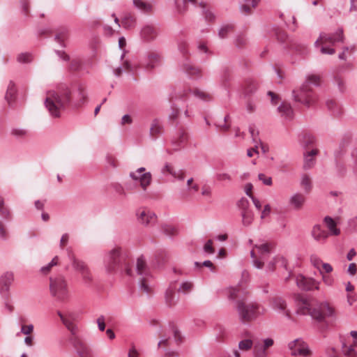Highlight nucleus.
I'll return each mask as SVG.
<instances>
[{"label": "nucleus", "mask_w": 357, "mask_h": 357, "mask_svg": "<svg viewBox=\"0 0 357 357\" xmlns=\"http://www.w3.org/2000/svg\"><path fill=\"white\" fill-rule=\"evenodd\" d=\"M234 26L232 24H224L218 30V36L220 38H225L234 31Z\"/></svg>", "instance_id": "nucleus-37"}, {"label": "nucleus", "mask_w": 357, "mask_h": 357, "mask_svg": "<svg viewBox=\"0 0 357 357\" xmlns=\"http://www.w3.org/2000/svg\"><path fill=\"white\" fill-rule=\"evenodd\" d=\"M144 167H139L135 172H130L129 176L135 181H139L140 187L146 191L152 181V175L151 172H145Z\"/></svg>", "instance_id": "nucleus-11"}, {"label": "nucleus", "mask_w": 357, "mask_h": 357, "mask_svg": "<svg viewBox=\"0 0 357 357\" xmlns=\"http://www.w3.org/2000/svg\"><path fill=\"white\" fill-rule=\"evenodd\" d=\"M296 283L299 289L303 291H313L319 289L320 282L312 278H307L303 275H298L296 278Z\"/></svg>", "instance_id": "nucleus-13"}, {"label": "nucleus", "mask_w": 357, "mask_h": 357, "mask_svg": "<svg viewBox=\"0 0 357 357\" xmlns=\"http://www.w3.org/2000/svg\"><path fill=\"white\" fill-rule=\"evenodd\" d=\"M86 98L87 93L83 84H79L73 92L66 84H61L47 92L45 105L52 117L59 118L67 108L81 106Z\"/></svg>", "instance_id": "nucleus-1"}, {"label": "nucleus", "mask_w": 357, "mask_h": 357, "mask_svg": "<svg viewBox=\"0 0 357 357\" xmlns=\"http://www.w3.org/2000/svg\"><path fill=\"white\" fill-rule=\"evenodd\" d=\"M199 6L202 8V15L207 22H213L215 19V16L213 12L206 9V3L203 1L199 3Z\"/></svg>", "instance_id": "nucleus-39"}, {"label": "nucleus", "mask_w": 357, "mask_h": 357, "mask_svg": "<svg viewBox=\"0 0 357 357\" xmlns=\"http://www.w3.org/2000/svg\"><path fill=\"white\" fill-rule=\"evenodd\" d=\"M59 257L58 256H55L52 260L50 262H49L47 265L44 266H42L40 268V272L44 274V275H47V273H49L51 271V269L52 268L53 266H56L59 263Z\"/></svg>", "instance_id": "nucleus-46"}, {"label": "nucleus", "mask_w": 357, "mask_h": 357, "mask_svg": "<svg viewBox=\"0 0 357 357\" xmlns=\"http://www.w3.org/2000/svg\"><path fill=\"white\" fill-rule=\"evenodd\" d=\"M68 36V32L67 29L62 28L55 35V40L59 43L62 47H64V41L67 39Z\"/></svg>", "instance_id": "nucleus-41"}, {"label": "nucleus", "mask_w": 357, "mask_h": 357, "mask_svg": "<svg viewBox=\"0 0 357 357\" xmlns=\"http://www.w3.org/2000/svg\"><path fill=\"white\" fill-rule=\"evenodd\" d=\"M179 52L183 56V61L181 63L182 70L191 79H197L202 77L201 71L199 68L195 67L185 56L188 54V43L184 40H181L178 43Z\"/></svg>", "instance_id": "nucleus-9"}, {"label": "nucleus", "mask_w": 357, "mask_h": 357, "mask_svg": "<svg viewBox=\"0 0 357 357\" xmlns=\"http://www.w3.org/2000/svg\"><path fill=\"white\" fill-rule=\"evenodd\" d=\"M327 44H322V46L320 48V52L324 54H329L332 55L335 53V50L333 47H328L326 46Z\"/></svg>", "instance_id": "nucleus-62"}, {"label": "nucleus", "mask_w": 357, "mask_h": 357, "mask_svg": "<svg viewBox=\"0 0 357 357\" xmlns=\"http://www.w3.org/2000/svg\"><path fill=\"white\" fill-rule=\"evenodd\" d=\"M334 82L337 84L339 90L342 92L344 90V81L341 75L339 74L335 75L334 77Z\"/></svg>", "instance_id": "nucleus-57"}, {"label": "nucleus", "mask_w": 357, "mask_h": 357, "mask_svg": "<svg viewBox=\"0 0 357 357\" xmlns=\"http://www.w3.org/2000/svg\"><path fill=\"white\" fill-rule=\"evenodd\" d=\"M324 222L328 229L329 236H338L340 234V229L337 228V223L331 217L326 216Z\"/></svg>", "instance_id": "nucleus-31"}, {"label": "nucleus", "mask_w": 357, "mask_h": 357, "mask_svg": "<svg viewBox=\"0 0 357 357\" xmlns=\"http://www.w3.org/2000/svg\"><path fill=\"white\" fill-rule=\"evenodd\" d=\"M292 48L299 54L305 55L308 53V46L305 43H294Z\"/></svg>", "instance_id": "nucleus-44"}, {"label": "nucleus", "mask_w": 357, "mask_h": 357, "mask_svg": "<svg viewBox=\"0 0 357 357\" xmlns=\"http://www.w3.org/2000/svg\"><path fill=\"white\" fill-rule=\"evenodd\" d=\"M192 94L195 98L204 101L208 102L212 100V96L208 93L204 91L199 89H190L178 90V98L181 99L183 103L186 104L185 109L184 110V116L185 118H190L193 115L192 104L190 100V94Z\"/></svg>", "instance_id": "nucleus-6"}, {"label": "nucleus", "mask_w": 357, "mask_h": 357, "mask_svg": "<svg viewBox=\"0 0 357 357\" xmlns=\"http://www.w3.org/2000/svg\"><path fill=\"white\" fill-rule=\"evenodd\" d=\"M288 348L293 356H301L303 357L309 356L311 351L307 344L301 338L291 341L288 344Z\"/></svg>", "instance_id": "nucleus-12"}, {"label": "nucleus", "mask_w": 357, "mask_h": 357, "mask_svg": "<svg viewBox=\"0 0 357 357\" xmlns=\"http://www.w3.org/2000/svg\"><path fill=\"white\" fill-rule=\"evenodd\" d=\"M253 346V342L250 339L243 340L238 343V349L242 351H248Z\"/></svg>", "instance_id": "nucleus-53"}, {"label": "nucleus", "mask_w": 357, "mask_h": 357, "mask_svg": "<svg viewBox=\"0 0 357 357\" xmlns=\"http://www.w3.org/2000/svg\"><path fill=\"white\" fill-rule=\"evenodd\" d=\"M136 271L139 276V289L146 293L147 295L151 293V279L152 278L151 273L148 268L146 259L143 255L139 257L136 263Z\"/></svg>", "instance_id": "nucleus-8"}, {"label": "nucleus", "mask_w": 357, "mask_h": 357, "mask_svg": "<svg viewBox=\"0 0 357 357\" xmlns=\"http://www.w3.org/2000/svg\"><path fill=\"white\" fill-rule=\"evenodd\" d=\"M249 201L245 197L241 198L237 203L238 207L241 212L249 211Z\"/></svg>", "instance_id": "nucleus-56"}, {"label": "nucleus", "mask_w": 357, "mask_h": 357, "mask_svg": "<svg viewBox=\"0 0 357 357\" xmlns=\"http://www.w3.org/2000/svg\"><path fill=\"white\" fill-rule=\"evenodd\" d=\"M255 248H256L258 250L261 258H264L271 252V244L267 243H262L260 245H255Z\"/></svg>", "instance_id": "nucleus-42"}, {"label": "nucleus", "mask_w": 357, "mask_h": 357, "mask_svg": "<svg viewBox=\"0 0 357 357\" xmlns=\"http://www.w3.org/2000/svg\"><path fill=\"white\" fill-rule=\"evenodd\" d=\"M247 43V39L244 35L237 36L235 40V45L237 47L241 48Z\"/></svg>", "instance_id": "nucleus-59"}, {"label": "nucleus", "mask_w": 357, "mask_h": 357, "mask_svg": "<svg viewBox=\"0 0 357 357\" xmlns=\"http://www.w3.org/2000/svg\"><path fill=\"white\" fill-rule=\"evenodd\" d=\"M312 236L313 238L319 242L324 243L328 238L329 234L321 225H316L312 229Z\"/></svg>", "instance_id": "nucleus-24"}, {"label": "nucleus", "mask_w": 357, "mask_h": 357, "mask_svg": "<svg viewBox=\"0 0 357 357\" xmlns=\"http://www.w3.org/2000/svg\"><path fill=\"white\" fill-rule=\"evenodd\" d=\"M0 216L8 221L12 220V215L9 208L5 206L4 199L0 196Z\"/></svg>", "instance_id": "nucleus-35"}, {"label": "nucleus", "mask_w": 357, "mask_h": 357, "mask_svg": "<svg viewBox=\"0 0 357 357\" xmlns=\"http://www.w3.org/2000/svg\"><path fill=\"white\" fill-rule=\"evenodd\" d=\"M312 85L315 86L319 85V77L318 75H308L301 88L293 91L294 100L304 105L307 107L314 105L318 98Z\"/></svg>", "instance_id": "nucleus-5"}, {"label": "nucleus", "mask_w": 357, "mask_h": 357, "mask_svg": "<svg viewBox=\"0 0 357 357\" xmlns=\"http://www.w3.org/2000/svg\"><path fill=\"white\" fill-rule=\"evenodd\" d=\"M57 314L67 329L73 335H75L77 331V328L73 323L74 315L70 313L66 316H64L60 311H57Z\"/></svg>", "instance_id": "nucleus-22"}, {"label": "nucleus", "mask_w": 357, "mask_h": 357, "mask_svg": "<svg viewBox=\"0 0 357 357\" xmlns=\"http://www.w3.org/2000/svg\"><path fill=\"white\" fill-rule=\"evenodd\" d=\"M305 202V197L301 193H295L289 198V205L295 210H299L302 208Z\"/></svg>", "instance_id": "nucleus-29"}, {"label": "nucleus", "mask_w": 357, "mask_h": 357, "mask_svg": "<svg viewBox=\"0 0 357 357\" xmlns=\"http://www.w3.org/2000/svg\"><path fill=\"white\" fill-rule=\"evenodd\" d=\"M176 171L174 168V167L169 164V162H166L164 166L161 169V173L164 176H167V174H170L171 176L175 175V172Z\"/></svg>", "instance_id": "nucleus-52"}, {"label": "nucleus", "mask_w": 357, "mask_h": 357, "mask_svg": "<svg viewBox=\"0 0 357 357\" xmlns=\"http://www.w3.org/2000/svg\"><path fill=\"white\" fill-rule=\"evenodd\" d=\"M242 222L244 226H249L253 220V214L251 211L241 212Z\"/></svg>", "instance_id": "nucleus-50"}, {"label": "nucleus", "mask_w": 357, "mask_h": 357, "mask_svg": "<svg viewBox=\"0 0 357 357\" xmlns=\"http://www.w3.org/2000/svg\"><path fill=\"white\" fill-rule=\"evenodd\" d=\"M259 179L266 185H272V178L270 176H266L264 174H259L258 175Z\"/></svg>", "instance_id": "nucleus-63"}, {"label": "nucleus", "mask_w": 357, "mask_h": 357, "mask_svg": "<svg viewBox=\"0 0 357 357\" xmlns=\"http://www.w3.org/2000/svg\"><path fill=\"white\" fill-rule=\"evenodd\" d=\"M14 280V274L12 271H7L0 277V293H7Z\"/></svg>", "instance_id": "nucleus-20"}, {"label": "nucleus", "mask_w": 357, "mask_h": 357, "mask_svg": "<svg viewBox=\"0 0 357 357\" xmlns=\"http://www.w3.org/2000/svg\"><path fill=\"white\" fill-rule=\"evenodd\" d=\"M81 276L85 285L89 286L92 283L93 278L89 268L82 273Z\"/></svg>", "instance_id": "nucleus-54"}, {"label": "nucleus", "mask_w": 357, "mask_h": 357, "mask_svg": "<svg viewBox=\"0 0 357 357\" xmlns=\"http://www.w3.org/2000/svg\"><path fill=\"white\" fill-rule=\"evenodd\" d=\"M123 71H132L131 65L128 61L124 62L122 66H119L114 69V74L115 76L119 77Z\"/></svg>", "instance_id": "nucleus-48"}, {"label": "nucleus", "mask_w": 357, "mask_h": 357, "mask_svg": "<svg viewBox=\"0 0 357 357\" xmlns=\"http://www.w3.org/2000/svg\"><path fill=\"white\" fill-rule=\"evenodd\" d=\"M301 185L306 192L311 190V181L308 176L303 175L302 176Z\"/></svg>", "instance_id": "nucleus-58"}, {"label": "nucleus", "mask_w": 357, "mask_h": 357, "mask_svg": "<svg viewBox=\"0 0 357 357\" xmlns=\"http://www.w3.org/2000/svg\"><path fill=\"white\" fill-rule=\"evenodd\" d=\"M318 153L317 149H312L309 152H307L304 155V163L303 168L305 169H309L312 168L315 164L314 156Z\"/></svg>", "instance_id": "nucleus-32"}, {"label": "nucleus", "mask_w": 357, "mask_h": 357, "mask_svg": "<svg viewBox=\"0 0 357 357\" xmlns=\"http://www.w3.org/2000/svg\"><path fill=\"white\" fill-rule=\"evenodd\" d=\"M241 291L236 288L228 289V298L236 302L239 319L243 324H248L264 313V308L256 302H247L241 297Z\"/></svg>", "instance_id": "nucleus-3"}, {"label": "nucleus", "mask_w": 357, "mask_h": 357, "mask_svg": "<svg viewBox=\"0 0 357 357\" xmlns=\"http://www.w3.org/2000/svg\"><path fill=\"white\" fill-rule=\"evenodd\" d=\"M176 98L178 100L179 102L171 105V112L169 114V119L172 121L176 120L182 114H184V110L186 108V104L183 103V102L178 98V91L176 92Z\"/></svg>", "instance_id": "nucleus-19"}, {"label": "nucleus", "mask_w": 357, "mask_h": 357, "mask_svg": "<svg viewBox=\"0 0 357 357\" xmlns=\"http://www.w3.org/2000/svg\"><path fill=\"white\" fill-rule=\"evenodd\" d=\"M17 96V89L13 81H10L7 86L5 99L10 108H14Z\"/></svg>", "instance_id": "nucleus-17"}, {"label": "nucleus", "mask_w": 357, "mask_h": 357, "mask_svg": "<svg viewBox=\"0 0 357 357\" xmlns=\"http://www.w3.org/2000/svg\"><path fill=\"white\" fill-rule=\"evenodd\" d=\"M51 296L58 302H66L69 298L68 282L63 275H58L50 278Z\"/></svg>", "instance_id": "nucleus-7"}, {"label": "nucleus", "mask_w": 357, "mask_h": 357, "mask_svg": "<svg viewBox=\"0 0 357 357\" xmlns=\"http://www.w3.org/2000/svg\"><path fill=\"white\" fill-rule=\"evenodd\" d=\"M348 144V142L343 141L340 144L339 148L334 153L335 159L336 162V167L339 172L340 174H343L345 172V168L342 164L340 162L341 157L346 152V146Z\"/></svg>", "instance_id": "nucleus-18"}, {"label": "nucleus", "mask_w": 357, "mask_h": 357, "mask_svg": "<svg viewBox=\"0 0 357 357\" xmlns=\"http://www.w3.org/2000/svg\"><path fill=\"white\" fill-rule=\"evenodd\" d=\"M8 232L6 228L5 224L0 220V238L6 241L8 239Z\"/></svg>", "instance_id": "nucleus-60"}, {"label": "nucleus", "mask_w": 357, "mask_h": 357, "mask_svg": "<svg viewBox=\"0 0 357 357\" xmlns=\"http://www.w3.org/2000/svg\"><path fill=\"white\" fill-rule=\"evenodd\" d=\"M188 139V135L184 128H180L174 136L172 144L175 149H178L185 144Z\"/></svg>", "instance_id": "nucleus-21"}, {"label": "nucleus", "mask_w": 357, "mask_h": 357, "mask_svg": "<svg viewBox=\"0 0 357 357\" xmlns=\"http://www.w3.org/2000/svg\"><path fill=\"white\" fill-rule=\"evenodd\" d=\"M253 352L255 357H267L265 348H262V345L259 343L254 345Z\"/></svg>", "instance_id": "nucleus-51"}, {"label": "nucleus", "mask_w": 357, "mask_h": 357, "mask_svg": "<svg viewBox=\"0 0 357 357\" xmlns=\"http://www.w3.org/2000/svg\"><path fill=\"white\" fill-rule=\"evenodd\" d=\"M162 132L163 126L160 120L158 119L153 120L149 130L150 137L155 140L162 133Z\"/></svg>", "instance_id": "nucleus-30"}, {"label": "nucleus", "mask_w": 357, "mask_h": 357, "mask_svg": "<svg viewBox=\"0 0 357 357\" xmlns=\"http://www.w3.org/2000/svg\"><path fill=\"white\" fill-rule=\"evenodd\" d=\"M33 60V56L31 53L23 52L20 53L17 56V61L21 63H27L31 62Z\"/></svg>", "instance_id": "nucleus-49"}, {"label": "nucleus", "mask_w": 357, "mask_h": 357, "mask_svg": "<svg viewBox=\"0 0 357 357\" xmlns=\"http://www.w3.org/2000/svg\"><path fill=\"white\" fill-rule=\"evenodd\" d=\"M162 55L157 52H148L142 59V64L146 70L153 69L161 65Z\"/></svg>", "instance_id": "nucleus-14"}, {"label": "nucleus", "mask_w": 357, "mask_h": 357, "mask_svg": "<svg viewBox=\"0 0 357 357\" xmlns=\"http://www.w3.org/2000/svg\"><path fill=\"white\" fill-rule=\"evenodd\" d=\"M342 344V352L346 357H356L357 352L356 351L354 347L356 344L348 345L345 340H341Z\"/></svg>", "instance_id": "nucleus-33"}, {"label": "nucleus", "mask_w": 357, "mask_h": 357, "mask_svg": "<svg viewBox=\"0 0 357 357\" xmlns=\"http://www.w3.org/2000/svg\"><path fill=\"white\" fill-rule=\"evenodd\" d=\"M156 219L155 214L150 211L144 210L138 213L139 222L145 226L153 225L156 221Z\"/></svg>", "instance_id": "nucleus-23"}, {"label": "nucleus", "mask_w": 357, "mask_h": 357, "mask_svg": "<svg viewBox=\"0 0 357 357\" xmlns=\"http://www.w3.org/2000/svg\"><path fill=\"white\" fill-rule=\"evenodd\" d=\"M326 107L334 116H339L342 113L340 105L334 100H328L326 102Z\"/></svg>", "instance_id": "nucleus-36"}, {"label": "nucleus", "mask_w": 357, "mask_h": 357, "mask_svg": "<svg viewBox=\"0 0 357 357\" xmlns=\"http://www.w3.org/2000/svg\"><path fill=\"white\" fill-rule=\"evenodd\" d=\"M344 40V30L339 28L333 33H326L322 32L320 33L319 38L315 41L314 46L318 47L319 43L321 44H329L334 45L336 43H343Z\"/></svg>", "instance_id": "nucleus-10"}, {"label": "nucleus", "mask_w": 357, "mask_h": 357, "mask_svg": "<svg viewBox=\"0 0 357 357\" xmlns=\"http://www.w3.org/2000/svg\"><path fill=\"white\" fill-rule=\"evenodd\" d=\"M168 259V254L165 250H159L155 254V260L158 266H161Z\"/></svg>", "instance_id": "nucleus-45"}, {"label": "nucleus", "mask_w": 357, "mask_h": 357, "mask_svg": "<svg viewBox=\"0 0 357 357\" xmlns=\"http://www.w3.org/2000/svg\"><path fill=\"white\" fill-rule=\"evenodd\" d=\"M297 313L299 314H309L312 319L325 326L329 324V320L336 318L335 308L327 301L317 302L313 307L308 300L301 297L296 301Z\"/></svg>", "instance_id": "nucleus-2"}, {"label": "nucleus", "mask_w": 357, "mask_h": 357, "mask_svg": "<svg viewBox=\"0 0 357 357\" xmlns=\"http://www.w3.org/2000/svg\"><path fill=\"white\" fill-rule=\"evenodd\" d=\"M110 187L119 196L126 197L127 193L125 188L121 183L117 182L112 183Z\"/></svg>", "instance_id": "nucleus-47"}, {"label": "nucleus", "mask_w": 357, "mask_h": 357, "mask_svg": "<svg viewBox=\"0 0 357 357\" xmlns=\"http://www.w3.org/2000/svg\"><path fill=\"white\" fill-rule=\"evenodd\" d=\"M136 25V17L135 15L127 13L121 20V26L126 29H130Z\"/></svg>", "instance_id": "nucleus-34"}, {"label": "nucleus", "mask_w": 357, "mask_h": 357, "mask_svg": "<svg viewBox=\"0 0 357 357\" xmlns=\"http://www.w3.org/2000/svg\"><path fill=\"white\" fill-rule=\"evenodd\" d=\"M71 341L73 343L75 352L79 357H93L91 349L86 343L76 337L72 338Z\"/></svg>", "instance_id": "nucleus-15"}, {"label": "nucleus", "mask_w": 357, "mask_h": 357, "mask_svg": "<svg viewBox=\"0 0 357 357\" xmlns=\"http://www.w3.org/2000/svg\"><path fill=\"white\" fill-rule=\"evenodd\" d=\"M33 331V325L29 324V325H23L21 327L20 332L24 335H30Z\"/></svg>", "instance_id": "nucleus-64"}, {"label": "nucleus", "mask_w": 357, "mask_h": 357, "mask_svg": "<svg viewBox=\"0 0 357 357\" xmlns=\"http://www.w3.org/2000/svg\"><path fill=\"white\" fill-rule=\"evenodd\" d=\"M133 6L142 13L150 15L153 12L152 3L144 0H132Z\"/></svg>", "instance_id": "nucleus-25"}, {"label": "nucleus", "mask_w": 357, "mask_h": 357, "mask_svg": "<svg viewBox=\"0 0 357 357\" xmlns=\"http://www.w3.org/2000/svg\"><path fill=\"white\" fill-rule=\"evenodd\" d=\"M271 306L279 313L285 315L288 318L290 317V312L287 310L286 301L283 298L278 296H274L271 301Z\"/></svg>", "instance_id": "nucleus-16"}, {"label": "nucleus", "mask_w": 357, "mask_h": 357, "mask_svg": "<svg viewBox=\"0 0 357 357\" xmlns=\"http://www.w3.org/2000/svg\"><path fill=\"white\" fill-rule=\"evenodd\" d=\"M193 284L190 282H183L181 284L178 291L184 294H188L192 289Z\"/></svg>", "instance_id": "nucleus-55"}, {"label": "nucleus", "mask_w": 357, "mask_h": 357, "mask_svg": "<svg viewBox=\"0 0 357 357\" xmlns=\"http://www.w3.org/2000/svg\"><path fill=\"white\" fill-rule=\"evenodd\" d=\"M310 261L315 268H317L319 271L321 270L320 266L322 265L323 263L319 257H318L317 255H312L310 257Z\"/></svg>", "instance_id": "nucleus-61"}, {"label": "nucleus", "mask_w": 357, "mask_h": 357, "mask_svg": "<svg viewBox=\"0 0 357 357\" xmlns=\"http://www.w3.org/2000/svg\"><path fill=\"white\" fill-rule=\"evenodd\" d=\"M11 135L17 139H24L28 136V130L22 128H13L10 131Z\"/></svg>", "instance_id": "nucleus-40"}, {"label": "nucleus", "mask_w": 357, "mask_h": 357, "mask_svg": "<svg viewBox=\"0 0 357 357\" xmlns=\"http://www.w3.org/2000/svg\"><path fill=\"white\" fill-rule=\"evenodd\" d=\"M176 285L171 284L165 292V301L168 306L172 307L174 305L177 301L178 297L176 295Z\"/></svg>", "instance_id": "nucleus-27"}, {"label": "nucleus", "mask_w": 357, "mask_h": 357, "mask_svg": "<svg viewBox=\"0 0 357 357\" xmlns=\"http://www.w3.org/2000/svg\"><path fill=\"white\" fill-rule=\"evenodd\" d=\"M127 255L121 248L116 247L107 253L103 259L104 266L108 273L124 270L128 275H132V269L126 261Z\"/></svg>", "instance_id": "nucleus-4"}, {"label": "nucleus", "mask_w": 357, "mask_h": 357, "mask_svg": "<svg viewBox=\"0 0 357 357\" xmlns=\"http://www.w3.org/2000/svg\"><path fill=\"white\" fill-rule=\"evenodd\" d=\"M278 112L280 113V116L286 120L290 121L293 119L294 111L289 103L286 102H282L278 107Z\"/></svg>", "instance_id": "nucleus-28"}, {"label": "nucleus", "mask_w": 357, "mask_h": 357, "mask_svg": "<svg viewBox=\"0 0 357 357\" xmlns=\"http://www.w3.org/2000/svg\"><path fill=\"white\" fill-rule=\"evenodd\" d=\"M157 31L153 25H145L141 30V37L146 41L154 40L157 36Z\"/></svg>", "instance_id": "nucleus-26"}, {"label": "nucleus", "mask_w": 357, "mask_h": 357, "mask_svg": "<svg viewBox=\"0 0 357 357\" xmlns=\"http://www.w3.org/2000/svg\"><path fill=\"white\" fill-rule=\"evenodd\" d=\"M161 230L166 236L169 237L176 236L178 234L177 229L171 225H162L161 226Z\"/></svg>", "instance_id": "nucleus-43"}, {"label": "nucleus", "mask_w": 357, "mask_h": 357, "mask_svg": "<svg viewBox=\"0 0 357 357\" xmlns=\"http://www.w3.org/2000/svg\"><path fill=\"white\" fill-rule=\"evenodd\" d=\"M70 260L72 261V265L74 269L80 274L89 268L84 262L77 259L74 257H72Z\"/></svg>", "instance_id": "nucleus-38"}]
</instances>
